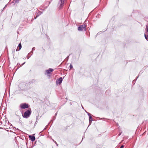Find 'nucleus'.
I'll list each match as a JSON object with an SVG mask.
<instances>
[{
  "label": "nucleus",
  "instance_id": "34",
  "mask_svg": "<svg viewBox=\"0 0 148 148\" xmlns=\"http://www.w3.org/2000/svg\"><path fill=\"white\" fill-rule=\"evenodd\" d=\"M53 142L55 141V140H54L53 139Z\"/></svg>",
  "mask_w": 148,
  "mask_h": 148
},
{
  "label": "nucleus",
  "instance_id": "15",
  "mask_svg": "<svg viewBox=\"0 0 148 148\" xmlns=\"http://www.w3.org/2000/svg\"><path fill=\"white\" fill-rule=\"evenodd\" d=\"M143 72V70L141 71H140V73H139V74H138V75H139L140 74H141Z\"/></svg>",
  "mask_w": 148,
  "mask_h": 148
},
{
  "label": "nucleus",
  "instance_id": "29",
  "mask_svg": "<svg viewBox=\"0 0 148 148\" xmlns=\"http://www.w3.org/2000/svg\"><path fill=\"white\" fill-rule=\"evenodd\" d=\"M56 144L58 146V144L57 143H56Z\"/></svg>",
  "mask_w": 148,
  "mask_h": 148
},
{
  "label": "nucleus",
  "instance_id": "19",
  "mask_svg": "<svg viewBox=\"0 0 148 148\" xmlns=\"http://www.w3.org/2000/svg\"><path fill=\"white\" fill-rule=\"evenodd\" d=\"M34 147V145H32V146H31L29 148H33Z\"/></svg>",
  "mask_w": 148,
  "mask_h": 148
},
{
  "label": "nucleus",
  "instance_id": "27",
  "mask_svg": "<svg viewBox=\"0 0 148 148\" xmlns=\"http://www.w3.org/2000/svg\"><path fill=\"white\" fill-rule=\"evenodd\" d=\"M5 8V7H4L3 8V9L1 11H2L3 10H4Z\"/></svg>",
  "mask_w": 148,
  "mask_h": 148
},
{
  "label": "nucleus",
  "instance_id": "13",
  "mask_svg": "<svg viewBox=\"0 0 148 148\" xmlns=\"http://www.w3.org/2000/svg\"><path fill=\"white\" fill-rule=\"evenodd\" d=\"M69 67H70V69H72V68H73V66L71 64H70Z\"/></svg>",
  "mask_w": 148,
  "mask_h": 148
},
{
  "label": "nucleus",
  "instance_id": "11",
  "mask_svg": "<svg viewBox=\"0 0 148 148\" xmlns=\"http://www.w3.org/2000/svg\"><path fill=\"white\" fill-rule=\"evenodd\" d=\"M144 35H145V39L147 40L148 38V37H147V35H146L145 34Z\"/></svg>",
  "mask_w": 148,
  "mask_h": 148
},
{
  "label": "nucleus",
  "instance_id": "17",
  "mask_svg": "<svg viewBox=\"0 0 148 148\" xmlns=\"http://www.w3.org/2000/svg\"><path fill=\"white\" fill-rule=\"evenodd\" d=\"M30 53H32V54H31V55H32V54L33 53V51H31V52H30V53H29L28 54V55H29V54Z\"/></svg>",
  "mask_w": 148,
  "mask_h": 148
},
{
  "label": "nucleus",
  "instance_id": "10",
  "mask_svg": "<svg viewBox=\"0 0 148 148\" xmlns=\"http://www.w3.org/2000/svg\"><path fill=\"white\" fill-rule=\"evenodd\" d=\"M146 30L147 31L146 34H147V36L148 37V26L147 25L146 26Z\"/></svg>",
  "mask_w": 148,
  "mask_h": 148
},
{
  "label": "nucleus",
  "instance_id": "6",
  "mask_svg": "<svg viewBox=\"0 0 148 148\" xmlns=\"http://www.w3.org/2000/svg\"><path fill=\"white\" fill-rule=\"evenodd\" d=\"M29 138L31 140L32 142L34 141L35 140V137L34 136L31 135H29Z\"/></svg>",
  "mask_w": 148,
  "mask_h": 148
},
{
  "label": "nucleus",
  "instance_id": "14",
  "mask_svg": "<svg viewBox=\"0 0 148 148\" xmlns=\"http://www.w3.org/2000/svg\"><path fill=\"white\" fill-rule=\"evenodd\" d=\"M56 119V117L54 116L53 117V118L52 119V120H51V122L52 121V123L53 122V121L55 119Z\"/></svg>",
  "mask_w": 148,
  "mask_h": 148
},
{
  "label": "nucleus",
  "instance_id": "28",
  "mask_svg": "<svg viewBox=\"0 0 148 148\" xmlns=\"http://www.w3.org/2000/svg\"><path fill=\"white\" fill-rule=\"evenodd\" d=\"M57 112L55 114V116H56V115H57Z\"/></svg>",
  "mask_w": 148,
  "mask_h": 148
},
{
  "label": "nucleus",
  "instance_id": "23",
  "mask_svg": "<svg viewBox=\"0 0 148 148\" xmlns=\"http://www.w3.org/2000/svg\"><path fill=\"white\" fill-rule=\"evenodd\" d=\"M27 59H29V58H30V56H27Z\"/></svg>",
  "mask_w": 148,
  "mask_h": 148
},
{
  "label": "nucleus",
  "instance_id": "30",
  "mask_svg": "<svg viewBox=\"0 0 148 148\" xmlns=\"http://www.w3.org/2000/svg\"><path fill=\"white\" fill-rule=\"evenodd\" d=\"M69 56H68L67 58H67V59H68L69 58Z\"/></svg>",
  "mask_w": 148,
  "mask_h": 148
},
{
  "label": "nucleus",
  "instance_id": "2",
  "mask_svg": "<svg viewBox=\"0 0 148 148\" xmlns=\"http://www.w3.org/2000/svg\"><path fill=\"white\" fill-rule=\"evenodd\" d=\"M20 107L21 109H24L28 108L29 107V106L28 104L27 103H23L20 104Z\"/></svg>",
  "mask_w": 148,
  "mask_h": 148
},
{
  "label": "nucleus",
  "instance_id": "12",
  "mask_svg": "<svg viewBox=\"0 0 148 148\" xmlns=\"http://www.w3.org/2000/svg\"><path fill=\"white\" fill-rule=\"evenodd\" d=\"M19 1V0H15L14 1V4L16 3H18Z\"/></svg>",
  "mask_w": 148,
  "mask_h": 148
},
{
  "label": "nucleus",
  "instance_id": "16",
  "mask_svg": "<svg viewBox=\"0 0 148 148\" xmlns=\"http://www.w3.org/2000/svg\"><path fill=\"white\" fill-rule=\"evenodd\" d=\"M42 13L41 12L40 14H37V15H36V16L37 17H38Z\"/></svg>",
  "mask_w": 148,
  "mask_h": 148
},
{
  "label": "nucleus",
  "instance_id": "1",
  "mask_svg": "<svg viewBox=\"0 0 148 148\" xmlns=\"http://www.w3.org/2000/svg\"><path fill=\"white\" fill-rule=\"evenodd\" d=\"M31 113V110L30 109L27 110L23 114H22V116L23 118H27L30 116Z\"/></svg>",
  "mask_w": 148,
  "mask_h": 148
},
{
  "label": "nucleus",
  "instance_id": "7",
  "mask_svg": "<svg viewBox=\"0 0 148 148\" xmlns=\"http://www.w3.org/2000/svg\"><path fill=\"white\" fill-rule=\"evenodd\" d=\"M53 71V69L51 68H49L48 70H46V73L47 74H49L51 72H52Z\"/></svg>",
  "mask_w": 148,
  "mask_h": 148
},
{
  "label": "nucleus",
  "instance_id": "21",
  "mask_svg": "<svg viewBox=\"0 0 148 148\" xmlns=\"http://www.w3.org/2000/svg\"><path fill=\"white\" fill-rule=\"evenodd\" d=\"M25 62H24L21 65V66H22L25 63Z\"/></svg>",
  "mask_w": 148,
  "mask_h": 148
},
{
  "label": "nucleus",
  "instance_id": "5",
  "mask_svg": "<svg viewBox=\"0 0 148 148\" xmlns=\"http://www.w3.org/2000/svg\"><path fill=\"white\" fill-rule=\"evenodd\" d=\"M62 81V77H60L59 79H57L56 81V84H60Z\"/></svg>",
  "mask_w": 148,
  "mask_h": 148
},
{
  "label": "nucleus",
  "instance_id": "20",
  "mask_svg": "<svg viewBox=\"0 0 148 148\" xmlns=\"http://www.w3.org/2000/svg\"><path fill=\"white\" fill-rule=\"evenodd\" d=\"M32 49L34 50H35V48L34 47L32 48Z\"/></svg>",
  "mask_w": 148,
  "mask_h": 148
},
{
  "label": "nucleus",
  "instance_id": "26",
  "mask_svg": "<svg viewBox=\"0 0 148 148\" xmlns=\"http://www.w3.org/2000/svg\"><path fill=\"white\" fill-rule=\"evenodd\" d=\"M37 17V16H36V17L34 16V19H36Z\"/></svg>",
  "mask_w": 148,
  "mask_h": 148
},
{
  "label": "nucleus",
  "instance_id": "32",
  "mask_svg": "<svg viewBox=\"0 0 148 148\" xmlns=\"http://www.w3.org/2000/svg\"><path fill=\"white\" fill-rule=\"evenodd\" d=\"M54 142L55 143H56V141H55Z\"/></svg>",
  "mask_w": 148,
  "mask_h": 148
},
{
  "label": "nucleus",
  "instance_id": "22",
  "mask_svg": "<svg viewBox=\"0 0 148 148\" xmlns=\"http://www.w3.org/2000/svg\"><path fill=\"white\" fill-rule=\"evenodd\" d=\"M124 146L123 145H122L121 146L120 148H123L124 147Z\"/></svg>",
  "mask_w": 148,
  "mask_h": 148
},
{
  "label": "nucleus",
  "instance_id": "18",
  "mask_svg": "<svg viewBox=\"0 0 148 148\" xmlns=\"http://www.w3.org/2000/svg\"><path fill=\"white\" fill-rule=\"evenodd\" d=\"M87 113L89 116L91 115V114L88 112H87Z\"/></svg>",
  "mask_w": 148,
  "mask_h": 148
},
{
  "label": "nucleus",
  "instance_id": "3",
  "mask_svg": "<svg viewBox=\"0 0 148 148\" xmlns=\"http://www.w3.org/2000/svg\"><path fill=\"white\" fill-rule=\"evenodd\" d=\"M86 26L84 25H81L78 27V30L79 31H82L83 30H86Z\"/></svg>",
  "mask_w": 148,
  "mask_h": 148
},
{
  "label": "nucleus",
  "instance_id": "4",
  "mask_svg": "<svg viewBox=\"0 0 148 148\" xmlns=\"http://www.w3.org/2000/svg\"><path fill=\"white\" fill-rule=\"evenodd\" d=\"M64 0H60L59 2V3H60L59 6V9H61L62 8V7L64 6Z\"/></svg>",
  "mask_w": 148,
  "mask_h": 148
},
{
  "label": "nucleus",
  "instance_id": "8",
  "mask_svg": "<svg viewBox=\"0 0 148 148\" xmlns=\"http://www.w3.org/2000/svg\"><path fill=\"white\" fill-rule=\"evenodd\" d=\"M89 125H90L91 124L92 121H93L91 115L89 116Z\"/></svg>",
  "mask_w": 148,
  "mask_h": 148
},
{
  "label": "nucleus",
  "instance_id": "33",
  "mask_svg": "<svg viewBox=\"0 0 148 148\" xmlns=\"http://www.w3.org/2000/svg\"><path fill=\"white\" fill-rule=\"evenodd\" d=\"M6 6H7V5H6L5 6V8L6 7Z\"/></svg>",
  "mask_w": 148,
  "mask_h": 148
},
{
  "label": "nucleus",
  "instance_id": "24",
  "mask_svg": "<svg viewBox=\"0 0 148 148\" xmlns=\"http://www.w3.org/2000/svg\"><path fill=\"white\" fill-rule=\"evenodd\" d=\"M121 134V132H120L118 135V136H120Z\"/></svg>",
  "mask_w": 148,
  "mask_h": 148
},
{
  "label": "nucleus",
  "instance_id": "31",
  "mask_svg": "<svg viewBox=\"0 0 148 148\" xmlns=\"http://www.w3.org/2000/svg\"><path fill=\"white\" fill-rule=\"evenodd\" d=\"M138 77V76L136 77V79H137Z\"/></svg>",
  "mask_w": 148,
  "mask_h": 148
},
{
  "label": "nucleus",
  "instance_id": "9",
  "mask_svg": "<svg viewBox=\"0 0 148 148\" xmlns=\"http://www.w3.org/2000/svg\"><path fill=\"white\" fill-rule=\"evenodd\" d=\"M18 47L19 48V49L18 50L17 49H16V51H19L20 50L21 47H22V46H21V43H20L19 44H18Z\"/></svg>",
  "mask_w": 148,
  "mask_h": 148
},
{
  "label": "nucleus",
  "instance_id": "25",
  "mask_svg": "<svg viewBox=\"0 0 148 148\" xmlns=\"http://www.w3.org/2000/svg\"><path fill=\"white\" fill-rule=\"evenodd\" d=\"M47 126H46V127H45V128H44V129L43 130H45V129H46V128L47 127Z\"/></svg>",
  "mask_w": 148,
  "mask_h": 148
}]
</instances>
